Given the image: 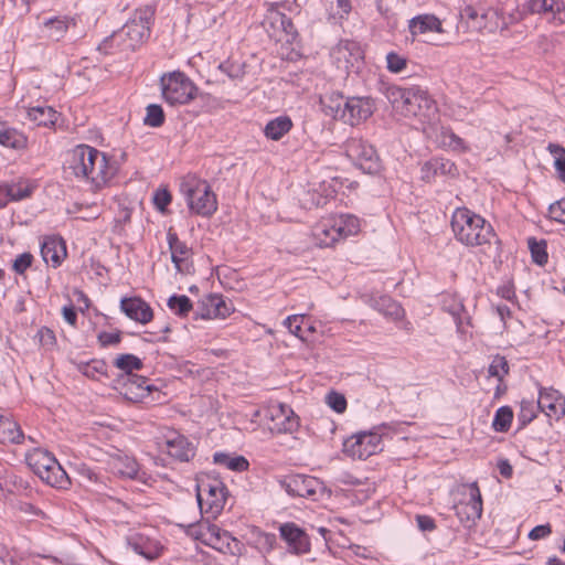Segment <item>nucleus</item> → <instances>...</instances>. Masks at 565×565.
<instances>
[{"label":"nucleus","mask_w":565,"mask_h":565,"mask_svg":"<svg viewBox=\"0 0 565 565\" xmlns=\"http://www.w3.org/2000/svg\"><path fill=\"white\" fill-rule=\"evenodd\" d=\"M513 412L509 406H502L497 409L492 427L495 431L504 433L507 431L512 423Z\"/></svg>","instance_id":"obj_46"},{"label":"nucleus","mask_w":565,"mask_h":565,"mask_svg":"<svg viewBox=\"0 0 565 565\" xmlns=\"http://www.w3.org/2000/svg\"><path fill=\"white\" fill-rule=\"evenodd\" d=\"M529 248L533 258V262L540 266H543L547 263L548 255L546 252V242L540 241L537 242L535 238H529Z\"/></svg>","instance_id":"obj_49"},{"label":"nucleus","mask_w":565,"mask_h":565,"mask_svg":"<svg viewBox=\"0 0 565 565\" xmlns=\"http://www.w3.org/2000/svg\"><path fill=\"white\" fill-rule=\"evenodd\" d=\"M97 339H98L99 344L104 348L110 347V345H116L121 340V333H120V331H116V332L103 331V332H99Z\"/></svg>","instance_id":"obj_60"},{"label":"nucleus","mask_w":565,"mask_h":565,"mask_svg":"<svg viewBox=\"0 0 565 565\" xmlns=\"http://www.w3.org/2000/svg\"><path fill=\"white\" fill-rule=\"evenodd\" d=\"M33 256L30 253H23L19 255L13 262V270L17 274H24V271L31 266Z\"/></svg>","instance_id":"obj_61"},{"label":"nucleus","mask_w":565,"mask_h":565,"mask_svg":"<svg viewBox=\"0 0 565 565\" xmlns=\"http://www.w3.org/2000/svg\"><path fill=\"white\" fill-rule=\"evenodd\" d=\"M24 439V435L13 419L0 414V443L20 444Z\"/></svg>","instance_id":"obj_35"},{"label":"nucleus","mask_w":565,"mask_h":565,"mask_svg":"<svg viewBox=\"0 0 565 565\" xmlns=\"http://www.w3.org/2000/svg\"><path fill=\"white\" fill-rule=\"evenodd\" d=\"M405 110H401V115L408 118H418L423 127L427 126L436 115V104L428 93L418 87L412 86L407 100L404 105Z\"/></svg>","instance_id":"obj_6"},{"label":"nucleus","mask_w":565,"mask_h":565,"mask_svg":"<svg viewBox=\"0 0 565 565\" xmlns=\"http://www.w3.org/2000/svg\"><path fill=\"white\" fill-rule=\"evenodd\" d=\"M408 29L412 35H418L427 32H444L441 21L436 15L427 13L412 18L408 22Z\"/></svg>","instance_id":"obj_30"},{"label":"nucleus","mask_w":565,"mask_h":565,"mask_svg":"<svg viewBox=\"0 0 565 565\" xmlns=\"http://www.w3.org/2000/svg\"><path fill=\"white\" fill-rule=\"evenodd\" d=\"M382 450V436L375 431H360L343 443V451L358 459H366Z\"/></svg>","instance_id":"obj_7"},{"label":"nucleus","mask_w":565,"mask_h":565,"mask_svg":"<svg viewBox=\"0 0 565 565\" xmlns=\"http://www.w3.org/2000/svg\"><path fill=\"white\" fill-rule=\"evenodd\" d=\"M489 375L502 381L509 372V364L504 356L495 355L488 369Z\"/></svg>","instance_id":"obj_52"},{"label":"nucleus","mask_w":565,"mask_h":565,"mask_svg":"<svg viewBox=\"0 0 565 565\" xmlns=\"http://www.w3.org/2000/svg\"><path fill=\"white\" fill-rule=\"evenodd\" d=\"M292 128V121L287 116L277 117L265 126V136L271 140H280Z\"/></svg>","instance_id":"obj_38"},{"label":"nucleus","mask_w":565,"mask_h":565,"mask_svg":"<svg viewBox=\"0 0 565 565\" xmlns=\"http://www.w3.org/2000/svg\"><path fill=\"white\" fill-rule=\"evenodd\" d=\"M265 416L274 423L271 429L278 433H292L299 426L298 416L289 405L284 403L269 405Z\"/></svg>","instance_id":"obj_14"},{"label":"nucleus","mask_w":565,"mask_h":565,"mask_svg":"<svg viewBox=\"0 0 565 565\" xmlns=\"http://www.w3.org/2000/svg\"><path fill=\"white\" fill-rule=\"evenodd\" d=\"M162 96L170 105H183L195 97L196 86L181 72L164 74L160 78Z\"/></svg>","instance_id":"obj_5"},{"label":"nucleus","mask_w":565,"mask_h":565,"mask_svg":"<svg viewBox=\"0 0 565 565\" xmlns=\"http://www.w3.org/2000/svg\"><path fill=\"white\" fill-rule=\"evenodd\" d=\"M114 365L119 370L126 372L128 377L130 375H134L131 373L132 371L140 370L143 364L138 356L127 353L118 355L114 361Z\"/></svg>","instance_id":"obj_45"},{"label":"nucleus","mask_w":565,"mask_h":565,"mask_svg":"<svg viewBox=\"0 0 565 565\" xmlns=\"http://www.w3.org/2000/svg\"><path fill=\"white\" fill-rule=\"evenodd\" d=\"M232 307L221 295H207L200 302L196 316L202 319L226 318L232 312Z\"/></svg>","instance_id":"obj_23"},{"label":"nucleus","mask_w":565,"mask_h":565,"mask_svg":"<svg viewBox=\"0 0 565 565\" xmlns=\"http://www.w3.org/2000/svg\"><path fill=\"white\" fill-rule=\"evenodd\" d=\"M467 490L468 501L456 504L454 509L461 522H475L482 515V497L477 482L468 484Z\"/></svg>","instance_id":"obj_16"},{"label":"nucleus","mask_w":565,"mask_h":565,"mask_svg":"<svg viewBox=\"0 0 565 565\" xmlns=\"http://www.w3.org/2000/svg\"><path fill=\"white\" fill-rule=\"evenodd\" d=\"M537 404L532 401H522L520 412L518 414V422L521 426H525L536 417Z\"/></svg>","instance_id":"obj_51"},{"label":"nucleus","mask_w":565,"mask_h":565,"mask_svg":"<svg viewBox=\"0 0 565 565\" xmlns=\"http://www.w3.org/2000/svg\"><path fill=\"white\" fill-rule=\"evenodd\" d=\"M26 137L14 128L3 125V129L0 130V145L12 148L15 150L24 149L26 147Z\"/></svg>","instance_id":"obj_42"},{"label":"nucleus","mask_w":565,"mask_h":565,"mask_svg":"<svg viewBox=\"0 0 565 565\" xmlns=\"http://www.w3.org/2000/svg\"><path fill=\"white\" fill-rule=\"evenodd\" d=\"M331 57L335 61L338 67H353L363 58L361 45L353 39H340L338 44L331 50Z\"/></svg>","instance_id":"obj_15"},{"label":"nucleus","mask_w":565,"mask_h":565,"mask_svg":"<svg viewBox=\"0 0 565 565\" xmlns=\"http://www.w3.org/2000/svg\"><path fill=\"white\" fill-rule=\"evenodd\" d=\"M169 309L179 317H185L192 310V302L185 295H173L167 302Z\"/></svg>","instance_id":"obj_44"},{"label":"nucleus","mask_w":565,"mask_h":565,"mask_svg":"<svg viewBox=\"0 0 565 565\" xmlns=\"http://www.w3.org/2000/svg\"><path fill=\"white\" fill-rule=\"evenodd\" d=\"M57 117V111L53 107L46 105L34 106L28 110V118L36 126H53L55 125Z\"/></svg>","instance_id":"obj_33"},{"label":"nucleus","mask_w":565,"mask_h":565,"mask_svg":"<svg viewBox=\"0 0 565 565\" xmlns=\"http://www.w3.org/2000/svg\"><path fill=\"white\" fill-rule=\"evenodd\" d=\"M277 543V537L274 533L258 532L256 537V547L262 554L270 553Z\"/></svg>","instance_id":"obj_54"},{"label":"nucleus","mask_w":565,"mask_h":565,"mask_svg":"<svg viewBox=\"0 0 565 565\" xmlns=\"http://www.w3.org/2000/svg\"><path fill=\"white\" fill-rule=\"evenodd\" d=\"M262 26L268 35H277L280 33H285V35H297V31L290 18L274 8L268 10L262 22Z\"/></svg>","instance_id":"obj_25"},{"label":"nucleus","mask_w":565,"mask_h":565,"mask_svg":"<svg viewBox=\"0 0 565 565\" xmlns=\"http://www.w3.org/2000/svg\"><path fill=\"white\" fill-rule=\"evenodd\" d=\"M29 467L51 487L66 489L70 478L56 458L45 449L34 448L25 456Z\"/></svg>","instance_id":"obj_4"},{"label":"nucleus","mask_w":565,"mask_h":565,"mask_svg":"<svg viewBox=\"0 0 565 565\" xmlns=\"http://www.w3.org/2000/svg\"><path fill=\"white\" fill-rule=\"evenodd\" d=\"M154 9L146 6L137 9L132 18L124 25L125 35H147L151 32Z\"/></svg>","instance_id":"obj_21"},{"label":"nucleus","mask_w":565,"mask_h":565,"mask_svg":"<svg viewBox=\"0 0 565 565\" xmlns=\"http://www.w3.org/2000/svg\"><path fill=\"white\" fill-rule=\"evenodd\" d=\"M551 533H552V527L548 523H546V524H541V525H536L535 527H533L529 533V537L531 540L535 541V540L544 539V537L548 536Z\"/></svg>","instance_id":"obj_62"},{"label":"nucleus","mask_w":565,"mask_h":565,"mask_svg":"<svg viewBox=\"0 0 565 565\" xmlns=\"http://www.w3.org/2000/svg\"><path fill=\"white\" fill-rule=\"evenodd\" d=\"M108 467L114 475L120 478L142 480L146 475L140 471L136 459L128 455L117 454L111 456Z\"/></svg>","instance_id":"obj_20"},{"label":"nucleus","mask_w":565,"mask_h":565,"mask_svg":"<svg viewBox=\"0 0 565 565\" xmlns=\"http://www.w3.org/2000/svg\"><path fill=\"white\" fill-rule=\"evenodd\" d=\"M167 242L171 252V262L178 273L188 275L193 271L192 249L182 242L178 234L170 228L167 233Z\"/></svg>","instance_id":"obj_11"},{"label":"nucleus","mask_w":565,"mask_h":565,"mask_svg":"<svg viewBox=\"0 0 565 565\" xmlns=\"http://www.w3.org/2000/svg\"><path fill=\"white\" fill-rule=\"evenodd\" d=\"M417 526L420 531H433L436 527L435 520L429 515H416Z\"/></svg>","instance_id":"obj_64"},{"label":"nucleus","mask_w":565,"mask_h":565,"mask_svg":"<svg viewBox=\"0 0 565 565\" xmlns=\"http://www.w3.org/2000/svg\"><path fill=\"white\" fill-rule=\"evenodd\" d=\"M120 309L129 319L142 324L150 322L153 318L150 306L139 297L122 298Z\"/></svg>","instance_id":"obj_26"},{"label":"nucleus","mask_w":565,"mask_h":565,"mask_svg":"<svg viewBox=\"0 0 565 565\" xmlns=\"http://www.w3.org/2000/svg\"><path fill=\"white\" fill-rule=\"evenodd\" d=\"M451 228L456 239L468 247L490 244L495 237L492 225L467 207L454 211Z\"/></svg>","instance_id":"obj_2"},{"label":"nucleus","mask_w":565,"mask_h":565,"mask_svg":"<svg viewBox=\"0 0 565 565\" xmlns=\"http://www.w3.org/2000/svg\"><path fill=\"white\" fill-rule=\"evenodd\" d=\"M213 461L216 465L223 466L232 471L242 472L248 469V460L244 456H232L227 452H215Z\"/></svg>","instance_id":"obj_39"},{"label":"nucleus","mask_w":565,"mask_h":565,"mask_svg":"<svg viewBox=\"0 0 565 565\" xmlns=\"http://www.w3.org/2000/svg\"><path fill=\"white\" fill-rule=\"evenodd\" d=\"M43 24L50 32L66 33L72 25H75V20L68 17H55L45 20Z\"/></svg>","instance_id":"obj_48"},{"label":"nucleus","mask_w":565,"mask_h":565,"mask_svg":"<svg viewBox=\"0 0 565 565\" xmlns=\"http://www.w3.org/2000/svg\"><path fill=\"white\" fill-rule=\"evenodd\" d=\"M370 305L384 316L392 317L393 319H401L404 316L403 308L388 296H380L377 299H372Z\"/></svg>","instance_id":"obj_41"},{"label":"nucleus","mask_w":565,"mask_h":565,"mask_svg":"<svg viewBox=\"0 0 565 565\" xmlns=\"http://www.w3.org/2000/svg\"><path fill=\"white\" fill-rule=\"evenodd\" d=\"M548 216L553 221L565 224V199L550 205Z\"/></svg>","instance_id":"obj_57"},{"label":"nucleus","mask_w":565,"mask_h":565,"mask_svg":"<svg viewBox=\"0 0 565 565\" xmlns=\"http://www.w3.org/2000/svg\"><path fill=\"white\" fill-rule=\"evenodd\" d=\"M66 167L72 174L89 184L93 191L104 188L117 173L115 161L88 145H78L68 152Z\"/></svg>","instance_id":"obj_1"},{"label":"nucleus","mask_w":565,"mask_h":565,"mask_svg":"<svg viewBox=\"0 0 565 565\" xmlns=\"http://www.w3.org/2000/svg\"><path fill=\"white\" fill-rule=\"evenodd\" d=\"M220 70L224 72L231 78H237L242 75V70L239 65H235L230 61L223 62L220 64Z\"/></svg>","instance_id":"obj_63"},{"label":"nucleus","mask_w":565,"mask_h":565,"mask_svg":"<svg viewBox=\"0 0 565 565\" xmlns=\"http://www.w3.org/2000/svg\"><path fill=\"white\" fill-rule=\"evenodd\" d=\"M312 235L320 247H330L340 239L331 217L324 218L312 228Z\"/></svg>","instance_id":"obj_32"},{"label":"nucleus","mask_w":565,"mask_h":565,"mask_svg":"<svg viewBox=\"0 0 565 565\" xmlns=\"http://www.w3.org/2000/svg\"><path fill=\"white\" fill-rule=\"evenodd\" d=\"M41 256L46 264L58 267L66 256L65 243L61 237L46 236L41 244Z\"/></svg>","instance_id":"obj_28"},{"label":"nucleus","mask_w":565,"mask_h":565,"mask_svg":"<svg viewBox=\"0 0 565 565\" xmlns=\"http://www.w3.org/2000/svg\"><path fill=\"white\" fill-rule=\"evenodd\" d=\"M333 226L339 232L340 239L355 235L360 231V220L352 214H339L331 216Z\"/></svg>","instance_id":"obj_34"},{"label":"nucleus","mask_w":565,"mask_h":565,"mask_svg":"<svg viewBox=\"0 0 565 565\" xmlns=\"http://www.w3.org/2000/svg\"><path fill=\"white\" fill-rule=\"evenodd\" d=\"M76 370L92 380H99L107 375V364L103 360L93 359L87 362H74Z\"/></svg>","instance_id":"obj_40"},{"label":"nucleus","mask_w":565,"mask_h":565,"mask_svg":"<svg viewBox=\"0 0 565 565\" xmlns=\"http://www.w3.org/2000/svg\"><path fill=\"white\" fill-rule=\"evenodd\" d=\"M374 110L375 106L370 97H350L344 102L341 120L355 126L371 117Z\"/></svg>","instance_id":"obj_13"},{"label":"nucleus","mask_w":565,"mask_h":565,"mask_svg":"<svg viewBox=\"0 0 565 565\" xmlns=\"http://www.w3.org/2000/svg\"><path fill=\"white\" fill-rule=\"evenodd\" d=\"M536 404L550 418L559 419L565 415V398L554 388H541Z\"/></svg>","instance_id":"obj_18"},{"label":"nucleus","mask_w":565,"mask_h":565,"mask_svg":"<svg viewBox=\"0 0 565 565\" xmlns=\"http://www.w3.org/2000/svg\"><path fill=\"white\" fill-rule=\"evenodd\" d=\"M422 179L426 182H430L436 177H454L457 173L456 164L445 158H431L426 161L422 168Z\"/></svg>","instance_id":"obj_27"},{"label":"nucleus","mask_w":565,"mask_h":565,"mask_svg":"<svg viewBox=\"0 0 565 565\" xmlns=\"http://www.w3.org/2000/svg\"><path fill=\"white\" fill-rule=\"evenodd\" d=\"M32 190L23 183H11L0 185V206H4L7 201H21L30 196Z\"/></svg>","instance_id":"obj_36"},{"label":"nucleus","mask_w":565,"mask_h":565,"mask_svg":"<svg viewBox=\"0 0 565 565\" xmlns=\"http://www.w3.org/2000/svg\"><path fill=\"white\" fill-rule=\"evenodd\" d=\"M198 503L201 511L210 513L213 518L221 513L226 501V488L223 482L214 480L198 487Z\"/></svg>","instance_id":"obj_10"},{"label":"nucleus","mask_w":565,"mask_h":565,"mask_svg":"<svg viewBox=\"0 0 565 565\" xmlns=\"http://www.w3.org/2000/svg\"><path fill=\"white\" fill-rule=\"evenodd\" d=\"M280 487L290 495L306 498L312 501L318 500L324 491L322 481L307 475H290L279 481Z\"/></svg>","instance_id":"obj_8"},{"label":"nucleus","mask_w":565,"mask_h":565,"mask_svg":"<svg viewBox=\"0 0 565 565\" xmlns=\"http://www.w3.org/2000/svg\"><path fill=\"white\" fill-rule=\"evenodd\" d=\"M344 98L340 93H330L320 97L322 111L334 119L341 120L343 111Z\"/></svg>","instance_id":"obj_37"},{"label":"nucleus","mask_w":565,"mask_h":565,"mask_svg":"<svg viewBox=\"0 0 565 565\" xmlns=\"http://www.w3.org/2000/svg\"><path fill=\"white\" fill-rule=\"evenodd\" d=\"M438 128L428 124L423 127V131L426 134L428 138H433V134L436 132L435 142L443 148H448L451 150H463L465 143L463 140L455 135L450 129L440 127L439 132Z\"/></svg>","instance_id":"obj_29"},{"label":"nucleus","mask_w":565,"mask_h":565,"mask_svg":"<svg viewBox=\"0 0 565 565\" xmlns=\"http://www.w3.org/2000/svg\"><path fill=\"white\" fill-rule=\"evenodd\" d=\"M164 448L169 456L181 462H188L195 456V447L192 443L178 433H172L166 438Z\"/></svg>","instance_id":"obj_24"},{"label":"nucleus","mask_w":565,"mask_h":565,"mask_svg":"<svg viewBox=\"0 0 565 565\" xmlns=\"http://www.w3.org/2000/svg\"><path fill=\"white\" fill-rule=\"evenodd\" d=\"M345 153L365 173H374L380 169L374 147L363 139H349L345 143Z\"/></svg>","instance_id":"obj_9"},{"label":"nucleus","mask_w":565,"mask_h":565,"mask_svg":"<svg viewBox=\"0 0 565 565\" xmlns=\"http://www.w3.org/2000/svg\"><path fill=\"white\" fill-rule=\"evenodd\" d=\"M180 193L191 214L210 217L217 211V198L206 180L188 174L180 182Z\"/></svg>","instance_id":"obj_3"},{"label":"nucleus","mask_w":565,"mask_h":565,"mask_svg":"<svg viewBox=\"0 0 565 565\" xmlns=\"http://www.w3.org/2000/svg\"><path fill=\"white\" fill-rule=\"evenodd\" d=\"M305 321V315H292L285 319L284 326L289 332L302 341H308L305 328L302 327Z\"/></svg>","instance_id":"obj_47"},{"label":"nucleus","mask_w":565,"mask_h":565,"mask_svg":"<svg viewBox=\"0 0 565 565\" xmlns=\"http://www.w3.org/2000/svg\"><path fill=\"white\" fill-rule=\"evenodd\" d=\"M171 200L172 196L167 189H158L153 194V204L160 212L166 211Z\"/></svg>","instance_id":"obj_58"},{"label":"nucleus","mask_w":565,"mask_h":565,"mask_svg":"<svg viewBox=\"0 0 565 565\" xmlns=\"http://www.w3.org/2000/svg\"><path fill=\"white\" fill-rule=\"evenodd\" d=\"M145 125L153 128L161 127L164 122V113L160 105L150 104L146 108Z\"/></svg>","instance_id":"obj_50"},{"label":"nucleus","mask_w":565,"mask_h":565,"mask_svg":"<svg viewBox=\"0 0 565 565\" xmlns=\"http://www.w3.org/2000/svg\"><path fill=\"white\" fill-rule=\"evenodd\" d=\"M527 7L532 13L544 15L548 22H565V3L561 0H530Z\"/></svg>","instance_id":"obj_19"},{"label":"nucleus","mask_w":565,"mask_h":565,"mask_svg":"<svg viewBox=\"0 0 565 565\" xmlns=\"http://www.w3.org/2000/svg\"><path fill=\"white\" fill-rule=\"evenodd\" d=\"M152 385L148 383L146 377L139 375H130L124 384V395L134 402L143 399L149 395Z\"/></svg>","instance_id":"obj_31"},{"label":"nucleus","mask_w":565,"mask_h":565,"mask_svg":"<svg viewBox=\"0 0 565 565\" xmlns=\"http://www.w3.org/2000/svg\"><path fill=\"white\" fill-rule=\"evenodd\" d=\"M409 92L411 87L390 85L385 88L384 94L394 110L399 114L401 110H405L404 105L405 100H407V95H409Z\"/></svg>","instance_id":"obj_43"},{"label":"nucleus","mask_w":565,"mask_h":565,"mask_svg":"<svg viewBox=\"0 0 565 565\" xmlns=\"http://www.w3.org/2000/svg\"><path fill=\"white\" fill-rule=\"evenodd\" d=\"M278 530L281 540L287 544V550L289 553L295 555H303L310 552V539L308 534L296 523H281Z\"/></svg>","instance_id":"obj_12"},{"label":"nucleus","mask_w":565,"mask_h":565,"mask_svg":"<svg viewBox=\"0 0 565 565\" xmlns=\"http://www.w3.org/2000/svg\"><path fill=\"white\" fill-rule=\"evenodd\" d=\"M441 309L448 312L457 327V331L461 334L467 332L470 326V313L462 303V299L456 294H444L440 300Z\"/></svg>","instance_id":"obj_17"},{"label":"nucleus","mask_w":565,"mask_h":565,"mask_svg":"<svg viewBox=\"0 0 565 565\" xmlns=\"http://www.w3.org/2000/svg\"><path fill=\"white\" fill-rule=\"evenodd\" d=\"M212 523L201 522L199 524L190 525V535L205 545V533L211 532Z\"/></svg>","instance_id":"obj_59"},{"label":"nucleus","mask_w":565,"mask_h":565,"mask_svg":"<svg viewBox=\"0 0 565 565\" xmlns=\"http://www.w3.org/2000/svg\"><path fill=\"white\" fill-rule=\"evenodd\" d=\"M406 58L395 52L386 55L387 70L392 73H401L406 67Z\"/></svg>","instance_id":"obj_56"},{"label":"nucleus","mask_w":565,"mask_h":565,"mask_svg":"<svg viewBox=\"0 0 565 565\" xmlns=\"http://www.w3.org/2000/svg\"><path fill=\"white\" fill-rule=\"evenodd\" d=\"M204 536L205 545L221 553L234 555L238 552L239 542L216 524H212L211 532L205 533Z\"/></svg>","instance_id":"obj_22"},{"label":"nucleus","mask_w":565,"mask_h":565,"mask_svg":"<svg viewBox=\"0 0 565 565\" xmlns=\"http://www.w3.org/2000/svg\"><path fill=\"white\" fill-rule=\"evenodd\" d=\"M326 402L330 408L339 414L343 413L347 408V399L344 395L338 392H330L326 397Z\"/></svg>","instance_id":"obj_55"},{"label":"nucleus","mask_w":565,"mask_h":565,"mask_svg":"<svg viewBox=\"0 0 565 565\" xmlns=\"http://www.w3.org/2000/svg\"><path fill=\"white\" fill-rule=\"evenodd\" d=\"M550 152L554 156V166L559 179L565 183V149L558 145H548Z\"/></svg>","instance_id":"obj_53"}]
</instances>
